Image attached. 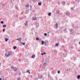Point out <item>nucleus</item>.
I'll list each match as a JSON object with an SVG mask.
<instances>
[{"instance_id": "nucleus-58", "label": "nucleus", "mask_w": 80, "mask_h": 80, "mask_svg": "<svg viewBox=\"0 0 80 80\" xmlns=\"http://www.w3.org/2000/svg\"><path fill=\"white\" fill-rule=\"evenodd\" d=\"M26 17H26H26H26Z\"/></svg>"}, {"instance_id": "nucleus-28", "label": "nucleus", "mask_w": 80, "mask_h": 80, "mask_svg": "<svg viewBox=\"0 0 80 80\" xmlns=\"http://www.w3.org/2000/svg\"><path fill=\"white\" fill-rule=\"evenodd\" d=\"M16 48H17V47L16 46H14L13 47V49L14 50H15V49H16Z\"/></svg>"}, {"instance_id": "nucleus-23", "label": "nucleus", "mask_w": 80, "mask_h": 80, "mask_svg": "<svg viewBox=\"0 0 80 80\" xmlns=\"http://www.w3.org/2000/svg\"><path fill=\"white\" fill-rule=\"evenodd\" d=\"M21 77H19L18 78V79L17 80H21Z\"/></svg>"}, {"instance_id": "nucleus-53", "label": "nucleus", "mask_w": 80, "mask_h": 80, "mask_svg": "<svg viewBox=\"0 0 80 80\" xmlns=\"http://www.w3.org/2000/svg\"><path fill=\"white\" fill-rule=\"evenodd\" d=\"M79 44H80V42H79Z\"/></svg>"}, {"instance_id": "nucleus-19", "label": "nucleus", "mask_w": 80, "mask_h": 80, "mask_svg": "<svg viewBox=\"0 0 80 80\" xmlns=\"http://www.w3.org/2000/svg\"><path fill=\"white\" fill-rule=\"evenodd\" d=\"M28 7H29V4H27V5H26V8H28Z\"/></svg>"}, {"instance_id": "nucleus-26", "label": "nucleus", "mask_w": 80, "mask_h": 80, "mask_svg": "<svg viewBox=\"0 0 80 80\" xmlns=\"http://www.w3.org/2000/svg\"><path fill=\"white\" fill-rule=\"evenodd\" d=\"M11 68L12 69H14V67H13V66H12L11 67Z\"/></svg>"}, {"instance_id": "nucleus-11", "label": "nucleus", "mask_w": 80, "mask_h": 80, "mask_svg": "<svg viewBox=\"0 0 80 80\" xmlns=\"http://www.w3.org/2000/svg\"><path fill=\"white\" fill-rule=\"evenodd\" d=\"M39 27V24L38 23L36 24V28H38Z\"/></svg>"}, {"instance_id": "nucleus-39", "label": "nucleus", "mask_w": 80, "mask_h": 80, "mask_svg": "<svg viewBox=\"0 0 80 80\" xmlns=\"http://www.w3.org/2000/svg\"><path fill=\"white\" fill-rule=\"evenodd\" d=\"M60 71H58V73H60Z\"/></svg>"}, {"instance_id": "nucleus-51", "label": "nucleus", "mask_w": 80, "mask_h": 80, "mask_svg": "<svg viewBox=\"0 0 80 80\" xmlns=\"http://www.w3.org/2000/svg\"><path fill=\"white\" fill-rule=\"evenodd\" d=\"M50 33V32H48V33Z\"/></svg>"}, {"instance_id": "nucleus-2", "label": "nucleus", "mask_w": 80, "mask_h": 80, "mask_svg": "<svg viewBox=\"0 0 80 80\" xmlns=\"http://www.w3.org/2000/svg\"><path fill=\"white\" fill-rule=\"evenodd\" d=\"M47 63H48V61L46 59L45 60L43 61V64L44 66H47Z\"/></svg>"}, {"instance_id": "nucleus-13", "label": "nucleus", "mask_w": 80, "mask_h": 80, "mask_svg": "<svg viewBox=\"0 0 80 80\" xmlns=\"http://www.w3.org/2000/svg\"><path fill=\"white\" fill-rule=\"evenodd\" d=\"M35 55H32L31 57V58H35Z\"/></svg>"}, {"instance_id": "nucleus-47", "label": "nucleus", "mask_w": 80, "mask_h": 80, "mask_svg": "<svg viewBox=\"0 0 80 80\" xmlns=\"http://www.w3.org/2000/svg\"><path fill=\"white\" fill-rule=\"evenodd\" d=\"M43 54H46V52H44L43 53Z\"/></svg>"}, {"instance_id": "nucleus-20", "label": "nucleus", "mask_w": 80, "mask_h": 80, "mask_svg": "<svg viewBox=\"0 0 80 80\" xmlns=\"http://www.w3.org/2000/svg\"><path fill=\"white\" fill-rule=\"evenodd\" d=\"M60 12L59 11V10H57L56 11V13L57 14H58V13H59Z\"/></svg>"}, {"instance_id": "nucleus-4", "label": "nucleus", "mask_w": 80, "mask_h": 80, "mask_svg": "<svg viewBox=\"0 0 80 80\" xmlns=\"http://www.w3.org/2000/svg\"><path fill=\"white\" fill-rule=\"evenodd\" d=\"M62 55L63 57H66L67 56V54L63 53H62Z\"/></svg>"}, {"instance_id": "nucleus-35", "label": "nucleus", "mask_w": 80, "mask_h": 80, "mask_svg": "<svg viewBox=\"0 0 80 80\" xmlns=\"http://www.w3.org/2000/svg\"><path fill=\"white\" fill-rule=\"evenodd\" d=\"M3 23H4L3 21H1V23H2V24H3Z\"/></svg>"}, {"instance_id": "nucleus-57", "label": "nucleus", "mask_w": 80, "mask_h": 80, "mask_svg": "<svg viewBox=\"0 0 80 80\" xmlns=\"http://www.w3.org/2000/svg\"><path fill=\"white\" fill-rule=\"evenodd\" d=\"M13 0V1H14V0Z\"/></svg>"}, {"instance_id": "nucleus-45", "label": "nucleus", "mask_w": 80, "mask_h": 80, "mask_svg": "<svg viewBox=\"0 0 80 80\" xmlns=\"http://www.w3.org/2000/svg\"><path fill=\"white\" fill-rule=\"evenodd\" d=\"M33 1V2H34V3H35V0H33V1Z\"/></svg>"}, {"instance_id": "nucleus-59", "label": "nucleus", "mask_w": 80, "mask_h": 80, "mask_svg": "<svg viewBox=\"0 0 80 80\" xmlns=\"http://www.w3.org/2000/svg\"><path fill=\"white\" fill-rule=\"evenodd\" d=\"M48 35H49V34H48Z\"/></svg>"}, {"instance_id": "nucleus-49", "label": "nucleus", "mask_w": 80, "mask_h": 80, "mask_svg": "<svg viewBox=\"0 0 80 80\" xmlns=\"http://www.w3.org/2000/svg\"><path fill=\"white\" fill-rule=\"evenodd\" d=\"M0 80H2V78H0Z\"/></svg>"}, {"instance_id": "nucleus-48", "label": "nucleus", "mask_w": 80, "mask_h": 80, "mask_svg": "<svg viewBox=\"0 0 80 80\" xmlns=\"http://www.w3.org/2000/svg\"><path fill=\"white\" fill-rule=\"evenodd\" d=\"M28 72L29 74H30V71Z\"/></svg>"}, {"instance_id": "nucleus-42", "label": "nucleus", "mask_w": 80, "mask_h": 80, "mask_svg": "<svg viewBox=\"0 0 80 80\" xmlns=\"http://www.w3.org/2000/svg\"><path fill=\"white\" fill-rule=\"evenodd\" d=\"M18 74L20 76V72H19Z\"/></svg>"}, {"instance_id": "nucleus-37", "label": "nucleus", "mask_w": 80, "mask_h": 80, "mask_svg": "<svg viewBox=\"0 0 80 80\" xmlns=\"http://www.w3.org/2000/svg\"><path fill=\"white\" fill-rule=\"evenodd\" d=\"M74 8H73V7H72L71 8V10H73Z\"/></svg>"}, {"instance_id": "nucleus-44", "label": "nucleus", "mask_w": 80, "mask_h": 80, "mask_svg": "<svg viewBox=\"0 0 80 80\" xmlns=\"http://www.w3.org/2000/svg\"><path fill=\"white\" fill-rule=\"evenodd\" d=\"M44 55L43 53H41V55Z\"/></svg>"}, {"instance_id": "nucleus-54", "label": "nucleus", "mask_w": 80, "mask_h": 80, "mask_svg": "<svg viewBox=\"0 0 80 80\" xmlns=\"http://www.w3.org/2000/svg\"><path fill=\"white\" fill-rule=\"evenodd\" d=\"M66 30V29H65V30Z\"/></svg>"}, {"instance_id": "nucleus-6", "label": "nucleus", "mask_w": 80, "mask_h": 80, "mask_svg": "<svg viewBox=\"0 0 80 80\" xmlns=\"http://www.w3.org/2000/svg\"><path fill=\"white\" fill-rule=\"evenodd\" d=\"M38 77L39 78H41L42 77V75L40 74H39L38 75Z\"/></svg>"}, {"instance_id": "nucleus-5", "label": "nucleus", "mask_w": 80, "mask_h": 80, "mask_svg": "<svg viewBox=\"0 0 80 80\" xmlns=\"http://www.w3.org/2000/svg\"><path fill=\"white\" fill-rule=\"evenodd\" d=\"M13 70H14V72H17V71L18 70V68L16 67H14V69H13Z\"/></svg>"}, {"instance_id": "nucleus-18", "label": "nucleus", "mask_w": 80, "mask_h": 80, "mask_svg": "<svg viewBox=\"0 0 80 80\" xmlns=\"http://www.w3.org/2000/svg\"><path fill=\"white\" fill-rule=\"evenodd\" d=\"M76 2L77 3H79L80 2V0H75Z\"/></svg>"}, {"instance_id": "nucleus-43", "label": "nucleus", "mask_w": 80, "mask_h": 80, "mask_svg": "<svg viewBox=\"0 0 80 80\" xmlns=\"http://www.w3.org/2000/svg\"><path fill=\"white\" fill-rule=\"evenodd\" d=\"M30 72V71L28 70V71H27V72Z\"/></svg>"}, {"instance_id": "nucleus-52", "label": "nucleus", "mask_w": 80, "mask_h": 80, "mask_svg": "<svg viewBox=\"0 0 80 80\" xmlns=\"http://www.w3.org/2000/svg\"><path fill=\"white\" fill-rule=\"evenodd\" d=\"M67 71H68V69H67Z\"/></svg>"}, {"instance_id": "nucleus-32", "label": "nucleus", "mask_w": 80, "mask_h": 80, "mask_svg": "<svg viewBox=\"0 0 80 80\" xmlns=\"http://www.w3.org/2000/svg\"><path fill=\"white\" fill-rule=\"evenodd\" d=\"M55 46H56V47H57V46H58V44L56 43L55 44Z\"/></svg>"}, {"instance_id": "nucleus-9", "label": "nucleus", "mask_w": 80, "mask_h": 80, "mask_svg": "<svg viewBox=\"0 0 80 80\" xmlns=\"http://www.w3.org/2000/svg\"><path fill=\"white\" fill-rule=\"evenodd\" d=\"M47 42H48V41H45V42H44V45H45V46H48V44H47Z\"/></svg>"}, {"instance_id": "nucleus-31", "label": "nucleus", "mask_w": 80, "mask_h": 80, "mask_svg": "<svg viewBox=\"0 0 80 80\" xmlns=\"http://www.w3.org/2000/svg\"><path fill=\"white\" fill-rule=\"evenodd\" d=\"M22 44H23V45H25V42H22Z\"/></svg>"}, {"instance_id": "nucleus-1", "label": "nucleus", "mask_w": 80, "mask_h": 80, "mask_svg": "<svg viewBox=\"0 0 80 80\" xmlns=\"http://www.w3.org/2000/svg\"><path fill=\"white\" fill-rule=\"evenodd\" d=\"M12 52L9 51L8 52L5 53V56L6 57H10V55H12Z\"/></svg>"}, {"instance_id": "nucleus-46", "label": "nucleus", "mask_w": 80, "mask_h": 80, "mask_svg": "<svg viewBox=\"0 0 80 80\" xmlns=\"http://www.w3.org/2000/svg\"><path fill=\"white\" fill-rule=\"evenodd\" d=\"M45 68V66H44V67H43V69H44Z\"/></svg>"}, {"instance_id": "nucleus-24", "label": "nucleus", "mask_w": 80, "mask_h": 80, "mask_svg": "<svg viewBox=\"0 0 80 80\" xmlns=\"http://www.w3.org/2000/svg\"><path fill=\"white\" fill-rule=\"evenodd\" d=\"M38 5H39V6H40L41 5H42V3H41V2H39L38 3Z\"/></svg>"}, {"instance_id": "nucleus-30", "label": "nucleus", "mask_w": 80, "mask_h": 80, "mask_svg": "<svg viewBox=\"0 0 80 80\" xmlns=\"http://www.w3.org/2000/svg\"><path fill=\"white\" fill-rule=\"evenodd\" d=\"M36 40H40V39H39V38H36Z\"/></svg>"}, {"instance_id": "nucleus-15", "label": "nucleus", "mask_w": 80, "mask_h": 80, "mask_svg": "<svg viewBox=\"0 0 80 80\" xmlns=\"http://www.w3.org/2000/svg\"><path fill=\"white\" fill-rule=\"evenodd\" d=\"M48 16H51V15H52V13L50 12H49L48 13Z\"/></svg>"}, {"instance_id": "nucleus-36", "label": "nucleus", "mask_w": 80, "mask_h": 80, "mask_svg": "<svg viewBox=\"0 0 80 80\" xmlns=\"http://www.w3.org/2000/svg\"><path fill=\"white\" fill-rule=\"evenodd\" d=\"M2 27H3L5 28V27H6V25H3L2 26Z\"/></svg>"}, {"instance_id": "nucleus-38", "label": "nucleus", "mask_w": 80, "mask_h": 80, "mask_svg": "<svg viewBox=\"0 0 80 80\" xmlns=\"http://www.w3.org/2000/svg\"><path fill=\"white\" fill-rule=\"evenodd\" d=\"M5 28L3 29V32H5Z\"/></svg>"}, {"instance_id": "nucleus-25", "label": "nucleus", "mask_w": 80, "mask_h": 80, "mask_svg": "<svg viewBox=\"0 0 80 80\" xmlns=\"http://www.w3.org/2000/svg\"><path fill=\"white\" fill-rule=\"evenodd\" d=\"M42 42V45H43L44 44V41H41Z\"/></svg>"}, {"instance_id": "nucleus-40", "label": "nucleus", "mask_w": 80, "mask_h": 80, "mask_svg": "<svg viewBox=\"0 0 80 80\" xmlns=\"http://www.w3.org/2000/svg\"><path fill=\"white\" fill-rule=\"evenodd\" d=\"M54 52L55 53H57V50H55L54 51Z\"/></svg>"}, {"instance_id": "nucleus-12", "label": "nucleus", "mask_w": 80, "mask_h": 80, "mask_svg": "<svg viewBox=\"0 0 80 80\" xmlns=\"http://www.w3.org/2000/svg\"><path fill=\"white\" fill-rule=\"evenodd\" d=\"M22 38H17L16 39V40H18V41H20V40H22Z\"/></svg>"}, {"instance_id": "nucleus-29", "label": "nucleus", "mask_w": 80, "mask_h": 80, "mask_svg": "<svg viewBox=\"0 0 80 80\" xmlns=\"http://www.w3.org/2000/svg\"><path fill=\"white\" fill-rule=\"evenodd\" d=\"M48 77H49V78H50V77H51V76H50V74H49L48 75Z\"/></svg>"}, {"instance_id": "nucleus-16", "label": "nucleus", "mask_w": 80, "mask_h": 80, "mask_svg": "<svg viewBox=\"0 0 80 80\" xmlns=\"http://www.w3.org/2000/svg\"><path fill=\"white\" fill-rule=\"evenodd\" d=\"M77 79H80V75H78L77 77Z\"/></svg>"}, {"instance_id": "nucleus-22", "label": "nucleus", "mask_w": 80, "mask_h": 80, "mask_svg": "<svg viewBox=\"0 0 80 80\" xmlns=\"http://www.w3.org/2000/svg\"><path fill=\"white\" fill-rule=\"evenodd\" d=\"M28 22V21H26L25 23H24L25 26H27V23Z\"/></svg>"}, {"instance_id": "nucleus-10", "label": "nucleus", "mask_w": 80, "mask_h": 80, "mask_svg": "<svg viewBox=\"0 0 80 80\" xmlns=\"http://www.w3.org/2000/svg\"><path fill=\"white\" fill-rule=\"evenodd\" d=\"M70 32V34H72V33H73V30L72 29H69Z\"/></svg>"}, {"instance_id": "nucleus-8", "label": "nucleus", "mask_w": 80, "mask_h": 80, "mask_svg": "<svg viewBox=\"0 0 80 80\" xmlns=\"http://www.w3.org/2000/svg\"><path fill=\"white\" fill-rule=\"evenodd\" d=\"M32 20L33 21H35V20H37V17H33L32 18Z\"/></svg>"}, {"instance_id": "nucleus-3", "label": "nucleus", "mask_w": 80, "mask_h": 80, "mask_svg": "<svg viewBox=\"0 0 80 80\" xmlns=\"http://www.w3.org/2000/svg\"><path fill=\"white\" fill-rule=\"evenodd\" d=\"M39 21H42L43 20V18L42 17H39L38 18Z\"/></svg>"}, {"instance_id": "nucleus-7", "label": "nucleus", "mask_w": 80, "mask_h": 80, "mask_svg": "<svg viewBox=\"0 0 80 80\" xmlns=\"http://www.w3.org/2000/svg\"><path fill=\"white\" fill-rule=\"evenodd\" d=\"M66 16H68V17H69V16H70V13L68 12H67L66 13Z\"/></svg>"}, {"instance_id": "nucleus-21", "label": "nucleus", "mask_w": 80, "mask_h": 80, "mask_svg": "<svg viewBox=\"0 0 80 80\" xmlns=\"http://www.w3.org/2000/svg\"><path fill=\"white\" fill-rule=\"evenodd\" d=\"M8 38H5V42H7V41H8Z\"/></svg>"}, {"instance_id": "nucleus-27", "label": "nucleus", "mask_w": 80, "mask_h": 80, "mask_svg": "<svg viewBox=\"0 0 80 80\" xmlns=\"http://www.w3.org/2000/svg\"><path fill=\"white\" fill-rule=\"evenodd\" d=\"M55 25L56 27V28H57L58 27V24H57V23H56L55 24Z\"/></svg>"}, {"instance_id": "nucleus-34", "label": "nucleus", "mask_w": 80, "mask_h": 80, "mask_svg": "<svg viewBox=\"0 0 80 80\" xmlns=\"http://www.w3.org/2000/svg\"><path fill=\"white\" fill-rule=\"evenodd\" d=\"M44 35H45V36H47V33H45L44 34Z\"/></svg>"}, {"instance_id": "nucleus-14", "label": "nucleus", "mask_w": 80, "mask_h": 80, "mask_svg": "<svg viewBox=\"0 0 80 80\" xmlns=\"http://www.w3.org/2000/svg\"><path fill=\"white\" fill-rule=\"evenodd\" d=\"M62 5H65V2L62 1Z\"/></svg>"}, {"instance_id": "nucleus-60", "label": "nucleus", "mask_w": 80, "mask_h": 80, "mask_svg": "<svg viewBox=\"0 0 80 80\" xmlns=\"http://www.w3.org/2000/svg\"><path fill=\"white\" fill-rule=\"evenodd\" d=\"M42 1H43V0H42Z\"/></svg>"}, {"instance_id": "nucleus-56", "label": "nucleus", "mask_w": 80, "mask_h": 80, "mask_svg": "<svg viewBox=\"0 0 80 80\" xmlns=\"http://www.w3.org/2000/svg\"><path fill=\"white\" fill-rule=\"evenodd\" d=\"M79 52H80V50H79Z\"/></svg>"}, {"instance_id": "nucleus-41", "label": "nucleus", "mask_w": 80, "mask_h": 80, "mask_svg": "<svg viewBox=\"0 0 80 80\" xmlns=\"http://www.w3.org/2000/svg\"><path fill=\"white\" fill-rule=\"evenodd\" d=\"M18 61H19V62H21V60H20V59H18Z\"/></svg>"}, {"instance_id": "nucleus-33", "label": "nucleus", "mask_w": 80, "mask_h": 80, "mask_svg": "<svg viewBox=\"0 0 80 80\" xmlns=\"http://www.w3.org/2000/svg\"><path fill=\"white\" fill-rule=\"evenodd\" d=\"M40 78L41 80H44V79H43V78H42V77Z\"/></svg>"}, {"instance_id": "nucleus-17", "label": "nucleus", "mask_w": 80, "mask_h": 80, "mask_svg": "<svg viewBox=\"0 0 80 80\" xmlns=\"http://www.w3.org/2000/svg\"><path fill=\"white\" fill-rule=\"evenodd\" d=\"M28 13V10H26L25 12V13L26 14H27V13Z\"/></svg>"}, {"instance_id": "nucleus-50", "label": "nucleus", "mask_w": 80, "mask_h": 80, "mask_svg": "<svg viewBox=\"0 0 80 80\" xmlns=\"http://www.w3.org/2000/svg\"><path fill=\"white\" fill-rule=\"evenodd\" d=\"M31 78H32V76H31Z\"/></svg>"}, {"instance_id": "nucleus-55", "label": "nucleus", "mask_w": 80, "mask_h": 80, "mask_svg": "<svg viewBox=\"0 0 80 80\" xmlns=\"http://www.w3.org/2000/svg\"><path fill=\"white\" fill-rule=\"evenodd\" d=\"M31 0V1H33V0Z\"/></svg>"}]
</instances>
